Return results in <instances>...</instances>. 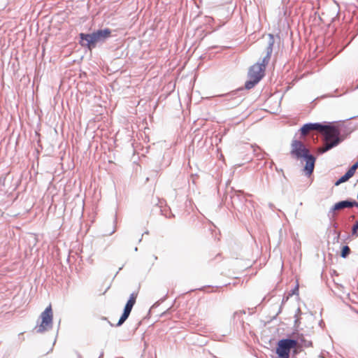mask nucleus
Returning a JSON list of instances; mask_svg holds the SVG:
<instances>
[{
    "label": "nucleus",
    "instance_id": "nucleus-1",
    "mask_svg": "<svg viewBox=\"0 0 358 358\" xmlns=\"http://www.w3.org/2000/svg\"><path fill=\"white\" fill-rule=\"evenodd\" d=\"M269 38L266 47V54L262 62H258L251 66L248 73V80L245 83V88L250 90L253 88L264 76L266 67L268 64L273 52L274 38L272 34L268 35Z\"/></svg>",
    "mask_w": 358,
    "mask_h": 358
},
{
    "label": "nucleus",
    "instance_id": "nucleus-2",
    "mask_svg": "<svg viewBox=\"0 0 358 358\" xmlns=\"http://www.w3.org/2000/svg\"><path fill=\"white\" fill-rule=\"evenodd\" d=\"M291 155L296 159H303L306 162L303 171L310 176L314 171L316 158L310 152L306 145L299 140H293L291 143Z\"/></svg>",
    "mask_w": 358,
    "mask_h": 358
},
{
    "label": "nucleus",
    "instance_id": "nucleus-3",
    "mask_svg": "<svg viewBox=\"0 0 358 358\" xmlns=\"http://www.w3.org/2000/svg\"><path fill=\"white\" fill-rule=\"evenodd\" d=\"M324 127L320 129V132L324 137V143L322 147L317 148L316 152L322 155L331 148L338 145L342 141L341 131L338 127L332 123H323Z\"/></svg>",
    "mask_w": 358,
    "mask_h": 358
},
{
    "label": "nucleus",
    "instance_id": "nucleus-4",
    "mask_svg": "<svg viewBox=\"0 0 358 358\" xmlns=\"http://www.w3.org/2000/svg\"><path fill=\"white\" fill-rule=\"evenodd\" d=\"M111 30L108 28L98 29L92 34H80V44L90 50L96 48L97 43L105 42L111 36Z\"/></svg>",
    "mask_w": 358,
    "mask_h": 358
},
{
    "label": "nucleus",
    "instance_id": "nucleus-5",
    "mask_svg": "<svg viewBox=\"0 0 358 358\" xmlns=\"http://www.w3.org/2000/svg\"><path fill=\"white\" fill-rule=\"evenodd\" d=\"M296 343L295 340L292 338L279 340L275 350L278 358H289L291 350H292L293 355L298 354L296 349Z\"/></svg>",
    "mask_w": 358,
    "mask_h": 358
},
{
    "label": "nucleus",
    "instance_id": "nucleus-6",
    "mask_svg": "<svg viewBox=\"0 0 358 358\" xmlns=\"http://www.w3.org/2000/svg\"><path fill=\"white\" fill-rule=\"evenodd\" d=\"M41 322L38 327H36L37 333H43L49 331L52 327L53 313L51 305L48 306L41 314Z\"/></svg>",
    "mask_w": 358,
    "mask_h": 358
},
{
    "label": "nucleus",
    "instance_id": "nucleus-7",
    "mask_svg": "<svg viewBox=\"0 0 358 358\" xmlns=\"http://www.w3.org/2000/svg\"><path fill=\"white\" fill-rule=\"evenodd\" d=\"M354 206L358 207V203L352 199H347L341 201L334 204L328 213V216L331 218L334 216L335 211L342 210L344 208H350Z\"/></svg>",
    "mask_w": 358,
    "mask_h": 358
},
{
    "label": "nucleus",
    "instance_id": "nucleus-8",
    "mask_svg": "<svg viewBox=\"0 0 358 358\" xmlns=\"http://www.w3.org/2000/svg\"><path fill=\"white\" fill-rule=\"evenodd\" d=\"M324 127L323 123H306L299 130L301 136H304L312 131H320V129Z\"/></svg>",
    "mask_w": 358,
    "mask_h": 358
},
{
    "label": "nucleus",
    "instance_id": "nucleus-9",
    "mask_svg": "<svg viewBox=\"0 0 358 358\" xmlns=\"http://www.w3.org/2000/svg\"><path fill=\"white\" fill-rule=\"evenodd\" d=\"M292 339H294L295 341L297 343L296 345V349L297 352L301 350L302 348H308L312 345V342L310 341L307 340L302 334H297L294 338H292Z\"/></svg>",
    "mask_w": 358,
    "mask_h": 358
},
{
    "label": "nucleus",
    "instance_id": "nucleus-10",
    "mask_svg": "<svg viewBox=\"0 0 358 358\" xmlns=\"http://www.w3.org/2000/svg\"><path fill=\"white\" fill-rule=\"evenodd\" d=\"M242 90L243 89H238L237 90L233 91L229 94H225L224 96L226 97L227 100L233 101V106H238L242 101L241 98L238 96L239 92Z\"/></svg>",
    "mask_w": 358,
    "mask_h": 358
},
{
    "label": "nucleus",
    "instance_id": "nucleus-11",
    "mask_svg": "<svg viewBox=\"0 0 358 358\" xmlns=\"http://www.w3.org/2000/svg\"><path fill=\"white\" fill-rule=\"evenodd\" d=\"M230 197L233 205H234L236 201L242 202V200L243 199V192L240 190L234 191V192L233 193L232 195L230 196Z\"/></svg>",
    "mask_w": 358,
    "mask_h": 358
},
{
    "label": "nucleus",
    "instance_id": "nucleus-12",
    "mask_svg": "<svg viewBox=\"0 0 358 358\" xmlns=\"http://www.w3.org/2000/svg\"><path fill=\"white\" fill-rule=\"evenodd\" d=\"M350 178L352 177L349 174L345 173L335 182V185H339L340 184L348 181Z\"/></svg>",
    "mask_w": 358,
    "mask_h": 358
},
{
    "label": "nucleus",
    "instance_id": "nucleus-13",
    "mask_svg": "<svg viewBox=\"0 0 358 358\" xmlns=\"http://www.w3.org/2000/svg\"><path fill=\"white\" fill-rule=\"evenodd\" d=\"M350 253V248L348 245L343 246L341 252V257L346 258Z\"/></svg>",
    "mask_w": 358,
    "mask_h": 358
},
{
    "label": "nucleus",
    "instance_id": "nucleus-14",
    "mask_svg": "<svg viewBox=\"0 0 358 358\" xmlns=\"http://www.w3.org/2000/svg\"><path fill=\"white\" fill-rule=\"evenodd\" d=\"M129 315L128 313H122V316L120 317L118 322L117 323L116 326L120 327L121 326L129 317Z\"/></svg>",
    "mask_w": 358,
    "mask_h": 358
},
{
    "label": "nucleus",
    "instance_id": "nucleus-15",
    "mask_svg": "<svg viewBox=\"0 0 358 358\" xmlns=\"http://www.w3.org/2000/svg\"><path fill=\"white\" fill-rule=\"evenodd\" d=\"M129 315L128 313H122V316L120 317L118 322L117 323L116 326L120 327L121 326L129 317Z\"/></svg>",
    "mask_w": 358,
    "mask_h": 358
},
{
    "label": "nucleus",
    "instance_id": "nucleus-16",
    "mask_svg": "<svg viewBox=\"0 0 358 358\" xmlns=\"http://www.w3.org/2000/svg\"><path fill=\"white\" fill-rule=\"evenodd\" d=\"M358 168V162H357L356 163H355L350 169L349 170L346 172L348 174H349L351 177L353 176V175L355 174L356 170Z\"/></svg>",
    "mask_w": 358,
    "mask_h": 358
},
{
    "label": "nucleus",
    "instance_id": "nucleus-17",
    "mask_svg": "<svg viewBox=\"0 0 358 358\" xmlns=\"http://www.w3.org/2000/svg\"><path fill=\"white\" fill-rule=\"evenodd\" d=\"M352 235L355 236H358V221H356L352 228Z\"/></svg>",
    "mask_w": 358,
    "mask_h": 358
},
{
    "label": "nucleus",
    "instance_id": "nucleus-18",
    "mask_svg": "<svg viewBox=\"0 0 358 358\" xmlns=\"http://www.w3.org/2000/svg\"><path fill=\"white\" fill-rule=\"evenodd\" d=\"M132 308L133 307L125 305L123 312L130 315Z\"/></svg>",
    "mask_w": 358,
    "mask_h": 358
},
{
    "label": "nucleus",
    "instance_id": "nucleus-19",
    "mask_svg": "<svg viewBox=\"0 0 358 358\" xmlns=\"http://www.w3.org/2000/svg\"><path fill=\"white\" fill-rule=\"evenodd\" d=\"M135 304V301L133 300L129 299L126 303L127 306L133 307Z\"/></svg>",
    "mask_w": 358,
    "mask_h": 358
},
{
    "label": "nucleus",
    "instance_id": "nucleus-20",
    "mask_svg": "<svg viewBox=\"0 0 358 358\" xmlns=\"http://www.w3.org/2000/svg\"><path fill=\"white\" fill-rule=\"evenodd\" d=\"M136 296H137V294H134V293H132L131 295H130V297L129 299H131V300H133L134 301L136 302Z\"/></svg>",
    "mask_w": 358,
    "mask_h": 358
},
{
    "label": "nucleus",
    "instance_id": "nucleus-21",
    "mask_svg": "<svg viewBox=\"0 0 358 358\" xmlns=\"http://www.w3.org/2000/svg\"><path fill=\"white\" fill-rule=\"evenodd\" d=\"M298 291H299V286L296 285V287L292 290V294H297Z\"/></svg>",
    "mask_w": 358,
    "mask_h": 358
},
{
    "label": "nucleus",
    "instance_id": "nucleus-22",
    "mask_svg": "<svg viewBox=\"0 0 358 358\" xmlns=\"http://www.w3.org/2000/svg\"><path fill=\"white\" fill-rule=\"evenodd\" d=\"M166 296H167V294H166V295H165L163 298H162L159 301H162H162H164L166 299Z\"/></svg>",
    "mask_w": 358,
    "mask_h": 358
},
{
    "label": "nucleus",
    "instance_id": "nucleus-23",
    "mask_svg": "<svg viewBox=\"0 0 358 358\" xmlns=\"http://www.w3.org/2000/svg\"><path fill=\"white\" fill-rule=\"evenodd\" d=\"M103 351H102L99 357V358H103Z\"/></svg>",
    "mask_w": 358,
    "mask_h": 358
},
{
    "label": "nucleus",
    "instance_id": "nucleus-24",
    "mask_svg": "<svg viewBox=\"0 0 358 358\" xmlns=\"http://www.w3.org/2000/svg\"><path fill=\"white\" fill-rule=\"evenodd\" d=\"M174 217V215H173L172 213L169 214V217Z\"/></svg>",
    "mask_w": 358,
    "mask_h": 358
},
{
    "label": "nucleus",
    "instance_id": "nucleus-25",
    "mask_svg": "<svg viewBox=\"0 0 358 358\" xmlns=\"http://www.w3.org/2000/svg\"><path fill=\"white\" fill-rule=\"evenodd\" d=\"M135 251H137L138 250V248L136 247L135 249H134Z\"/></svg>",
    "mask_w": 358,
    "mask_h": 358
},
{
    "label": "nucleus",
    "instance_id": "nucleus-26",
    "mask_svg": "<svg viewBox=\"0 0 358 358\" xmlns=\"http://www.w3.org/2000/svg\"><path fill=\"white\" fill-rule=\"evenodd\" d=\"M78 358H81V356L79 354H78Z\"/></svg>",
    "mask_w": 358,
    "mask_h": 358
},
{
    "label": "nucleus",
    "instance_id": "nucleus-27",
    "mask_svg": "<svg viewBox=\"0 0 358 358\" xmlns=\"http://www.w3.org/2000/svg\"><path fill=\"white\" fill-rule=\"evenodd\" d=\"M237 314H238V313H237V312H236V313H234V315L235 316V315H236Z\"/></svg>",
    "mask_w": 358,
    "mask_h": 358
}]
</instances>
